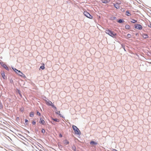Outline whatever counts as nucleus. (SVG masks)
Returning a JSON list of instances; mask_svg holds the SVG:
<instances>
[{"label": "nucleus", "instance_id": "20e7f679", "mask_svg": "<svg viewBox=\"0 0 151 151\" xmlns=\"http://www.w3.org/2000/svg\"><path fill=\"white\" fill-rule=\"evenodd\" d=\"M83 14L85 16L89 19H92L93 18V16L87 12H84Z\"/></svg>", "mask_w": 151, "mask_h": 151}, {"label": "nucleus", "instance_id": "a211bd4d", "mask_svg": "<svg viewBox=\"0 0 151 151\" xmlns=\"http://www.w3.org/2000/svg\"><path fill=\"white\" fill-rule=\"evenodd\" d=\"M124 22V21L121 19H119L117 21V22L119 23H122L123 22Z\"/></svg>", "mask_w": 151, "mask_h": 151}, {"label": "nucleus", "instance_id": "393cba45", "mask_svg": "<svg viewBox=\"0 0 151 151\" xmlns=\"http://www.w3.org/2000/svg\"><path fill=\"white\" fill-rule=\"evenodd\" d=\"M127 36L128 37H131V35L129 34H127Z\"/></svg>", "mask_w": 151, "mask_h": 151}, {"label": "nucleus", "instance_id": "2f4dec72", "mask_svg": "<svg viewBox=\"0 0 151 151\" xmlns=\"http://www.w3.org/2000/svg\"><path fill=\"white\" fill-rule=\"evenodd\" d=\"M19 94L20 96L21 97H22V95H21V94L20 93H19Z\"/></svg>", "mask_w": 151, "mask_h": 151}, {"label": "nucleus", "instance_id": "a878e982", "mask_svg": "<svg viewBox=\"0 0 151 151\" xmlns=\"http://www.w3.org/2000/svg\"><path fill=\"white\" fill-rule=\"evenodd\" d=\"M37 114L39 116H40L41 115L40 113L39 112H37Z\"/></svg>", "mask_w": 151, "mask_h": 151}, {"label": "nucleus", "instance_id": "72a5a7b5", "mask_svg": "<svg viewBox=\"0 0 151 151\" xmlns=\"http://www.w3.org/2000/svg\"><path fill=\"white\" fill-rule=\"evenodd\" d=\"M150 27L151 28V24H150Z\"/></svg>", "mask_w": 151, "mask_h": 151}, {"label": "nucleus", "instance_id": "bb28decb", "mask_svg": "<svg viewBox=\"0 0 151 151\" xmlns=\"http://www.w3.org/2000/svg\"><path fill=\"white\" fill-rule=\"evenodd\" d=\"M59 136L60 137H62L63 136L62 135V134H59Z\"/></svg>", "mask_w": 151, "mask_h": 151}, {"label": "nucleus", "instance_id": "7ed1b4c3", "mask_svg": "<svg viewBox=\"0 0 151 151\" xmlns=\"http://www.w3.org/2000/svg\"><path fill=\"white\" fill-rule=\"evenodd\" d=\"M46 103L47 105L51 106L53 108L55 109H56V107L54 106V104H52V102L51 101H46Z\"/></svg>", "mask_w": 151, "mask_h": 151}, {"label": "nucleus", "instance_id": "aec40b11", "mask_svg": "<svg viewBox=\"0 0 151 151\" xmlns=\"http://www.w3.org/2000/svg\"><path fill=\"white\" fill-rule=\"evenodd\" d=\"M102 2L104 3H105V4H106L107 3H108V1H106V0H102Z\"/></svg>", "mask_w": 151, "mask_h": 151}, {"label": "nucleus", "instance_id": "c756f323", "mask_svg": "<svg viewBox=\"0 0 151 151\" xmlns=\"http://www.w3.org/2000/svg\"><path fill=\"white\" fill-rule=\"evenodd\" d=\"M25 122H28V120L27 119H25Z\"/></svg>", "mask_w": 151, "mask_h": 151}, {"label": "nucleus", "instance_id": "9b49d317", "mask_svg": "<svg viewBox=\"0 0 151 151\" xmlns=\"http://www.w3.org/2000/svg\"><path fill=\"white\" fill-rule=\"evenodd\" d=\"M69 143V142L67 140H65L64 141V144L65 145H67Z\"/></svg>", "mask_w": 151, "mask_h": 151}, {"label": "nucleus", "instance_id": "f03ea898", "mask_svg": "<svg viewBox=\"0 0 151 151\" xmlns=\"http://www.w3.org/2000/svg\"><path fill=\"white\" fill-rule=\"evenodd\" d=\"M73 128L75 132V134H81V132L79 129L75 125H73Z\"/></svg>", "mask_w": 151, "mask_h": 151}, {"label": "nucleus", "instance_id": "f3484780", "mask_svg": "<svg viewBox=\"0 0 151 151\" xmlns=\"http://www.w3.org/2000/svg\"><path fill=\"white\" fill-rule=\"evenodd\" d=\"M90 144H94V145H97V143L96 142H95L94 141H92L91 142Z\"/></svg>", "mask_w": 151, "mask_h": 151}, {"label": "nucleus", "instance_id": "f704fd0d", "mask_svg": "<svg viewBox=\"0 0 151 151\" xmlns=\"http://www.w3.org/2000/svg\"><path fill=\"white\" fill-rule=\"evenodd\" d=\"M150 40H151V39H150Z\"/></svg>", "mask_w": 151, "mask_h": 151}, {"label": "nucleus", "instance_id": "4468645a", "mask_svg": "<svg viewBox=\"0 0 151 151\" xmlns=\"http://www.w3.org/2000/svg\"><path fill=\"white\" fill-rule=\"evenodd\" d=\"M131 22L134 23L136 22H137V21L135 20L134 19H132V21H131Z\"/></svg>", "mask_w": 151, "mask_h": 151}, {"label": "nucleus", "instance_id": "423d86ee", "mask_svg": "<svg viewBox=\"0 0 151 151\" xmlns=\"http://www.w3.org/2000/svg\"><path fill=\"white\" fill-rule=\"evenodd\" d=\"M17 74H18L19 76L22 77H23L24 76V75L20 70L18 71Z\"/></svg>", "mask_w": 151, "mask_h": 151}, {"label": "nucleus", "instance_id": "5701e85b", "mask_svg": "<svg viewBox=\"0 0 151 151\" xmlns=\"http://www.w3.org/2000/svg\"><path fill=\"white\" fill-rule=\"evenodd\" d=\"M40 68L42 70H43L45 69V67L44 66H41L40 67Z\"/></svg>", "mask_w": 151, "mask_h": 151}, {"label": "nucleus", "instance_id": "c85d7f7f", "mask_svg": "<svg viewBox=\"0 0 151 151\" xmlns=\"http://www.w3.org/2000/svg\"><path fill=\"white\" fill-rule=\"evenodd\" d=\"M113 151H118L114 149L113 150Z\"/></svg>", "mask_w": 151, "mask_h": 151}, {"label": "nucleus", "instance_id": "2eb2a0df", "mask_svg": "<svg viewBox=\"0 0 151 151\" xmlns=\"http://www.w3.org/2000/svg\"><path fill=\"white\" fill-rule=\"evenodd\" d=\"M125 28L126 29H130V27L129 25H126L125 26Z\"/></svg>", "mask_w": 151, "mask_h": 151}, {"label": "nucleus", "instance_id": "ddd939ff", "mask_svg": "<svg viewBox=\"0 0 151 151\" xmlns=\"http://www.w3.org/2000/svg\"><path fill=\"white\" fill-rule=\"evenodd\" d=\"M56 114H58L59 116L61 117H62L63 118V116H62L61 115V114H60V111H59L58 112H55Z\"/></svg>", "mask_w": 151, "mask_h": 151}, {"label": "nucleus", "instance_id": "b1692460", "mask_svg": "<svg viewBox=\"0 0 151 151\" xmlns=\"http://www.w3.org/2000/svg\"><path fill=\"white\" fill-rule=\"evenodd\" d=\"M45 132V131L44 129H42V133H44Z\"/></svg>", "mask_w": 151, "mask_h": 151}, {"label": "nucleus", "instance_id": "7c9ffc66", "mask_svg": "<svg viewBox=\"0 0 151 151\" xmlns=\"http://www.w3.org/2000/svg\"><path fill=\"white\" fill-rule=\"evenodd\" d=\"M106 1H108V2L110 1V0H106Z\"/></svg>", "mask_w": 151, "mask_h": 151}, {"label": "nucleus", "instance_id": "412c9836", "mask_svg": "<svg viewBox=\"0 0 151 151\" xmlns=\"http://www.w3.org/2000/svg\"><path fill=\"white\" fill-rule=\"evenodd\" d=\"M14 71L17 73L18 71H19L16 68H15L14 69H13Z\"/></svg>", "mask_w": 151, "mask_h": 151}, {"label": "nucleus", "instance_id": "6e6552de", "mask_svg": "<svg viewBox=\"0 0 151 151\" xmlns=\"http://www.w3.org/2000/svg\"><path fill=\"white\" fill-rule=\"evenodd\" d=\"M114 6L115 7L116 9H118L120 7L119 4L117 3H116V4H114Z\"/></svg>", "mask_w": 151, "mask_h": 151}, {"label": "nucleus", "instance_id": "f8f14e48", "mask_svg": "<svg viewBox=\"0 0 151 151\" xmlns=\"http://www.w3.org/2000/svg\"><path fill=\"white\" fill-rule=\"evenodd\" d=\"M126 15L128 16H129L131 15V13L129 12V11H127L126 12Z\"/></svg>", "mask_w": 151, "mask_h": 151}, {"label": "nucleus", "instance_id": "39448f33", "mask_svg": "<svg viewBox=\"0 0 151 151\" xmlns=\"http://www.w3.org/2000/svg\"><path fill=\"white\" fill-rule=\"evenodd\" d=\"M135 28L138 29H142V26L140 24H137L135 25Z\"/></svg>", "mask_w": 151, "mask_h": 151}, {"label": "nucleus", "instance_id": "0eeeda50", "mask_svg": "<svg viewBox=\"0 0 151 151\" xmlns=\"http://www.w3.org/2000/svg\"><path fill=\"white\" fill-rule=\"evenodd\" d=\"M40 123L43 125H45V121L42 118L40 119Z\"/></svg>", "mask_w": 151, "mask_h": 151}, {"label": "nucleus", "instance_id": "9d476101", "mask_svg": "<svg viewBox=\"0 0 151 151\" xmlns=\"http://www.w3.org/2000/svg\"><path fill=\"white\" fill-rule=\"evenodd\" d=\"M52 120L56 122H59L60 121L59 119L57 118L54 119L53 118H52Z\"/></svg>", "mask_w": 151, "mask_h": 151}, {"label": "nucleus", "instance_id": "6ab92c4d", "mask_svg": "<svg viewBox=\"0 0 151 151\" xmlns=\"http://www.w3.org/2000/svg\"><path fill=\"white\" fill-rule=\"evenodd\" d=\"M3 66L6 70H8V69L7 66V65H5V64L3 65Z\"/></svg>", "mask_w": 151, "mask_h": 151}, {"label": "nucleus", "instance_id": "f257e3e1", "mask_svg": "<svg viewBox=\"0 0 151 151\" xmlns=\"http://www.w3.org/2000/svg\"><path fill=\"white\" fill-rule=\"evenodd\" d=\"M105 32L106 33L113 37H114L116 35V34L115 33L110 31L108 29L106 30Z\"/></svg>", "mask_w": 151, "mask_h": 151}, {"label": "nucleus", "instance_id": "cd10ccee", "mask_svg": "<svg viewBox=\"0 0 151 151\" xmlns=\"http://www.w3.org/2000/svg\"><path fill=\"white\" fill-rule=\"evenodd\" d=\"M36 124V122H34V121H33L32 122V124H33V125H35V124Z\"/></svg>", "mask_w": 151, "mask_h": 151}, {"label": "nucleus", "instance_id": "dca6fc26", "mask_svg": "<svg viewBox=\"0 0 151 151\" xmlns=\"http://www.w3.org/2000/svg\"><path fill=\"white\" fill-rule=\"evenodd\" d=\"M34 116V113L32 112H31L30 114V116L31 117H33Z\"/></svg>", "mask_w": 151, "mask_h": 151}, {"label": "nucleus", "instance_id": "1a4fd4ad", "mask_svg": "<svg viewBox=\"0 0 151 151\" xmlns=\"http://www.w3.org/2000/svg\"><path fill=\"white\" fill-rule=\"evenodd\" d=\"M142 36L144 38H147L148 37V35L146 34H143Z\"/></svg>", "mask_w": 151, "mask_h": 151}, {"label": "nucleus", "instance_id": "4be33fe9", "mask_svg": "<svg viewBox=\"0 0 151 151\" xmlns=\"http://www.w3.org/2000/svg\"><path fill=\"white\" fill-rule=\"evenodd\" d=\"M1 75H2V77L4 78V79H5V74L4 73H2L1 74Z\"/></svg>", "mask_w": 151, "mask_h": 151}, {"label": "nucleus", "instance_id": "473e14b6", "mask_svg": "<svg viewBox=\"0 0 151 151\" xmlns=\"http://www.w3.org/2000/svg\"><path fill=\"white\" fill-rule=\"evenodd\" d=\"M149 63L151 64V62H148Z\"/></svg>", "mask_w": 151, "mask_h": 151}]
</instances>
